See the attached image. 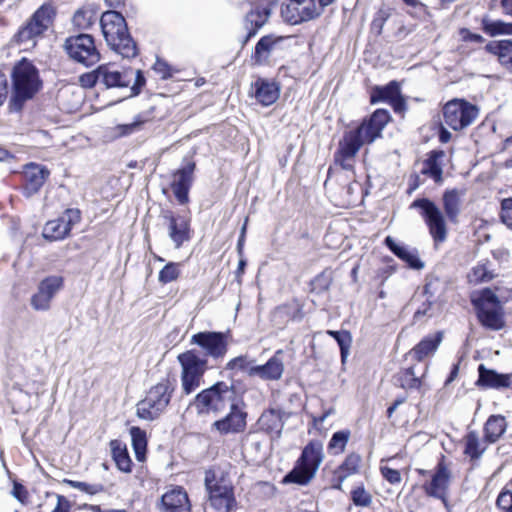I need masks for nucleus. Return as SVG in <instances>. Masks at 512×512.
<instances>
[{
  "label": "nucleus",
  "mask_w": 512,
  "mask_h": 512,
  "mask_svg": "<svg viewBox=\"0 0 512 512\" xmlns=\"http://www.w3.org/2000/svg\"><path fill=\"white\" fill-rule=\"evenodd\" d=\"M100 26L107 45L123 58H134L138 54L136 42L131 37L123 15L115 10L101 15Z\"/></svg>",
  "instance_id": "nucleus-1"
},
{
  "label": "nucleus",
  "mask_w": 512,
  "mask_h": 512,
  "mask_svg": "<svg viewBox=\"0 0 512 512\" xmlns=\"http://www.w3.org/2000/svg\"><path fill=\"white\" fill-rule=\"evenodd\" d=\"M13 88L11 107L15 111L31 99L40 89L41 81L37 68L27 59H22L13 69Z\"/></svg>",
  "instance_id": "nucleus-2"
},
{
  "label": "nucleus",
  "mask_w": 512,
  "mask_h": 512,
  "mask_svg": "<svg viewBox=\"0 0 512 512\" xmlns=\"http://www.w3.org/2000/svg\"><path fill=\"white\" fill-rule=\"evenodd\" d=\"M174 390L175 385L169 379L152 386L146 397L137 403V416L148 421L157 419L169 405Z\"/></svg>",
  "instance_id": "nucleus-3"
},
{
  "label": "nucleus",
  "mask_w": 512,
  "mask_h": 512,
  "mask_svg": "<svg viewBox=\"0 0 512 512\" xmlns=\"http://www.w3.org/2000/svg\"><path fill=\"white\" fill-rule=\"evenodd\" d=\"M236 391L233 385L219 381L202 390L194 398V405L199 414L219 413L235 401Z\"/></svg>",
  "instance_id": "nucleus-4"
},
{
  "label": "nucleus",
  "mask_w": 512,
  "mask_h": 512,
  "mask_svg": "<svg viewBox=\"0 0 512 512\" xmlns=\"http://www.w3.org/2000/svg\"><path fill=\"white\" fill-rule=\"evenodd\" d=\"M322 461V445L309 443L302 451L296 466L284 477V483L307 484L314 476Z\"/></svg>",
  "instance_id": "nucleus-5"
},
{
  "label": "nucleus",
  "mask_w": 512,
  "mask_h": 512,
  "mask_svg": "<svg viewBox=\"0 0 512 512\" xmlns=\"http://www.w3.org/2000/svg\"><path fill=\"white\" fill-rule=\"evenodd\" d=\"M205 486L209 492V502L217 512H231L237 505L233 487L225 479H216L213 471L205 473Z\"/></svg>",
  "instance_id": "nucleus-6"
},
{
  "label": "nucleus",
  "mask_w": 512,
  "mask_h": 512,
  "mask_svg": "<svg viewBox=\"0 0 512 512\" xmlns=\"http://www.w3.org/2000/svg\"><path fill=\"white\" fill-rule=\"evenodd\" d=\"M64 50L70 59L86 67L96 64L101 58L94 38L89 34L68 37L64 43Z\"/></svg>",
  "instance_id": "nucleus-7"
},
{
  "label": "nucleus",
  "mask_w": 512,
  "mask_h": 512,
  "mask_svg": "<svg viewBox=\"0 0 512 512\" xmlns=\"http://www.w3.org/2000/svg\"><path fill=\"white\" fill-rule=\"evenodd\" d=\"M478 114L477 106L464 99H452L443 107L444 123L455 131L470 126L478 117Z\"/></svg>",
  "instance_id": "nucleus-8"
},
{
  "label": "nucleus",
  "mask_w": 512,
  "mask_h": 512,
  "mask_svg": "<svg viewBox=\"0 0 512 512\" xmlns=\"http://www.w3.org/2000/svg\"><path fill=\"white\" fill-rule=\"evenodd\" d=\"M53 8L42 5L28 22L18 31L15 39L19 44L35 45V39L41 36L52 24Z\"/></svg>",
  "instance_id": "nucleus-9"
},
{
  "label": "nucleus",
  "mask_w": 512,
  "mask_h": 512,
  "mask_svg": "<svg viewBox=\"0 0 512 512\" xmlns=\"http://www.w3.org/2000/svg\"><path fill=\"white\" fill-rule=\"evenodd\" d=\"M323 11L318 0H286L281 16L289 24L296 25L318 17Z\"/></svg>",
  "instance_id": "nucleus-10"
},
{
  "label": "nucleus",
  "mask_w": 512,
  "mask_h": 512,
  "mask_svg": "<svg viewBox=\"0 0 512 512\" xmlns=\"http://www.w3.org/2000/svg\"><path fill=\"white\" fill-rule=\"evenodd\" d=\"M389 120L390 114L384 109L376 110L369 119L365 120L354 132V155L362 145L371 143L379 137Z\"/></svg>",
  "instance_id": "nucleus-11"
},
{
  "label": "nucleus",
  "mask_w": 512,
  "mask_h": 512,
  "mask_svg": "<svg viewBox=\"0 0 512 512\" xmlns=\"http://www.w3.org/2000/svg\"><path fill=\"white\" fill-rule=\"evenodd\" d=\"M411 208H420L430 235L435 242H443L447 237V228L443 213L434 202L427 198L416 199Z\"/></svg>",
  "instance_id": "nucleus-12"
},
{
  "label": "nucleus",
  "mask_w": 512,
  "mask_h": 512,
  "mask_svg": "<svg viewBox=\"0 0 512 512\" xmlns=\"http://www.w3.org/2000/svg\"><path fill=\"white\" fill-rule=\"evenodd\" d=\"M371 30L376 35L400 37L405 33L403 16L390 7H381L371 23Z\"/></svg>",
  "instance_id": "nucleus-13"
},
{
  "label": "nucleus",
  "mask_w": 512,
  "mask_h": 512,
  "mask_svg": "<svg viewBox=\"0 0 512 512\" xmlns=\"http://www.w3.org/2000/svg\"><path fill=\"white\" fill-rule=\"evenodd\" d=\"M81 220V213L78 209H66L60 217L48 221L43 228L42 235L50 241H59L66 238L72 227Z\"/></svg>",
  "instance_id": "nucleus-14"
},
{
  "label": "nucleus",
  "mask_w": 512,
  "mask_h": 512,
  "mask_svg": "<svg viewBox=\"0 0 512 512\" xmlns=\"http://www.w3.org/2000/svg\"><path fill=\"white\" fill-rule=\"evenodd\" d=\"M64 279L52 275L40 281L37 291L31 296L30 305L36 311H48L55 295L63 288Z\"/></svg>",
  "instance_id": "nucleus-15"
},
{
  "label": "nucleus",
  "mask_w": 512,
  "mask_h": 512,
  "mask_svg": "<svg viewBox=\"0 0 512 512\" xmlns=\"http://www.w3.org/2000/svg\"><path fill=\"white\" fill-rule=\"evenodd\" d=\"M191 343L205 350L207 356L223 358L228 350L227 337L222 332H199L191 337Z\"/></svg>",
  "instance_id": "nucleus-16"
},
{
  "label": "nucleus",
  "mask_w": 512,
  "mask_h": 512,
  "mask_svg": "<svg viewBox=\"0 0 512 512\" xmlns=\"http://www.w3.org/2000/svg\"><path fill=\"white\" fill-rule=\"evenodd\" d=\"M195 168V162L188 160L173 173L171 189L181 205L189 201V191L194 181Z\"/></svg>",
  "instance_id": "nucleus-17"
},
{
  "label": "nucleus",
  "mask_w": 512,
  "mask_h": 512,
  "mask_svg": "<svg viewBox=\"0 0 512 512\" xmlns=\"http://www.w3.org/2000/svg\"><path fill=\"white\" fill-rule=\"evenodd\" d=\"M273 3L270 0H260L251 6L245 17V29L247 35L244 44L250 38L255 36L260 28H262L271 16Z\"/></svg>",
  "instance_id": "nucleus-18"
},
{
  "label": "nucleus",
  "mask_w": 512,
  "mask_h": 512,
  "mask_svg": "<svg viewBox=\"0 0 512 512\" xmlns=\"http://www.w3.org/2000/svg\"><path fill=\"white\" fill-rule=\"evenodd\" d=\"M163 218L167 223L168 236L176 249L191 239L190 220L187 217L166 211Z\"/></svg>",
  "instance_id": "nucleus-19"
},
{
  "label": "nucleus",
  "mask_w": 512,
  "mask_h": 512,
  "mask_svg": "<svg viewBox=\"0 0 512 512\" xmlns=\"http://www.w3.org/2000/svg\"><path fill=\"white\" fill-rule=\"evenodd\" d=\"M372 103L387 102L398 114H403L406 110V102L400 92V85L396 81H391L385 86H377L371 92Z\"/></svg>",
  "instance_id": "nucleus-20"
},
{
  "label": "nucleus",
  "mask_w": 512,
  "mask_h": 512,
  "mask_svg": "<svg viewBox=\"0 0 512 512\" xmlns=\"http://www.w3.org/2000/svg\"><path fill=\"white\" fill-rule=\"evenodd\" d=\"M100 85L109 88L128 87L132 83L133 70L120 71L114 64L107 63L98 66Z\"/></svg>",
  "instance_id": "nucleus-21"
},
{
  "label": "nucleus",
  "mask_w": 512,
  "mask_h": 512,
  "mask_svg": "<svg viewBox=\"0 0 512 512\" xmlns=\"http://www.w3.org/2000/svg\"><path fill=\"white\" fill-rule=\"evenodd\" d=\"M247 413L240 408L239 403L233 401L230 404V412L224 418L214 422L213 426L221 434L239 433L246 428Z\"/></svg>",
  "instance_id": "nucleus-22"
},
{
  "label": "nucleus",
  "mask_w": 512,
  "mask_h": 512,
  "mask_svg": "<svg viewBox=\"0 0 512 512\" xmlns=\"http://www.w3.org/2000/svg\"><path fill=\"white\" fill-rule=\"evenodd\" d=\"M24 194L27 197L37 193L50 175L49 170L41 165L30 163L24 167Z\"/></svg>",
  "instance_id": "nucleus-23"
},
{
  "label": "nucleus",
  "mask_w": 512,
  "mask_h": 512,
  "mask_svg": "<svg viewBox=\"0 0 512 512\" xmlns=\"http://www.w3.org/2000/svg\"><path fill=\"white\" fill-rule=\"evenodd\" d=\"M190 510L188 495L183 487L175 486L161 497V512H187Z\"/></svg>",
  "instance_id": "nucleus-24"
},
{
  "label": "nucleus",
  "mask_w": 512,
  "mask_h": 512,
  "mask_svg": "<svg viewBox=\"0 0 512 512\" xmlns=\"http://www.w3.org/2000/svg\"><path fill=\"white\" fill-rule=\"evenodd\" d=\"M450 482V471L443 461L439 462L429 483L423 486L427 495L444 499Z\"/></svg>",
  "instance_id": "nucleus-25"
},
{
  "label": "nucleus",
  "mask_w": 512,
  "mask_h": 512,
  "mask_svg": "<svg viewBox=\"0 0 512 512\" xmlns=\"http://www.w3.org/2000/svg\"><path fill=\"white\" fill-rule=\"evenodd\" d=\"M442 339V332H436L433 335L426 336L406 354V358L421 362L433 356L440 346Z\"/></svg>",
  "instance_id": "nucleus-26"
},
{
  "label": "nucleus",
  "mask_w": 512,
  "mask_h": 512,
  "mask_svg": "<svg viewBox=\"0 0 512 512\" xmlns=\"http://www.w3.org/2000/svg\"><path fill=\"white\" fill-rule=\"evenodd\" d=\"M282 351L279 350L264 365L251 366L248 376H258L263 380H279L284 372V364L278 357Z\"/></svg>",
  "instance_id": "nucleus-27"
},
{
  "label": "nucleus",
  "mask_w": 512,
  "mask_h": 512,
  "mask_svg": "<svg viewBox=\"0 0 512 512\" xmlns=\"http://www.w3.org/2000/svg\"><path fill=\"white\" fill-rule=\"evenodd\" d=\"M427 370V364L404 368L396 376L397 383L406 390H419L423 386Z\"/></svg>",
  "instance_id": "nucleus-28"
},
{
  "label": "nucleus",
  "mask_w": 512,
  "mask_h": 512,
  "mask_svg": "<svg viewBox=\"0 0 512 512\" xmlns=\"http://www.w3.org/2000/svg\"><path fill=\"white\" fill-rule=\"evenodd\" d=\"M290 37L266 35L255 46L253 59L257 64L267 63L271 54L280 49L282 43Z\"/></svg>",
  "instance_id": "nucleus-29"
},
{
  "label": "nucleus",
  "mask_w": 512,
  "mask_h": 512,
  "mask_svg": "<svg viewBox=\"0 0 512 512\" xmlns=\"http://www.w3.org/2000/svg\"><path fill=\"white\" fill-rule=\"evenodd\" d=\"M258 426L272 438H280L284 427L283 412L273 408L265 410L258 419Z\"/></svg>",
  "instance_id": "nucleus-30"
},
{
  "label": "nucleus",
  "mask_w": 512,
  "mask_h": 512,
  "mask_svg": "<svg viewBox=\"0 0 512 512\" xmlns=\"http://www.w3.org/2000/svg\"><path fill=\"white\" fill-rule=\"evenodd\" d=\"M178 362L181 366V372L204 376L207 369V359L201 356L194 349L188 350L178 355Z\"/></svg>",
  "instance_id": "nucleus-31"
},
{
  "label": "nucleus",
  "mask_w": 512,
  "mask_h": 512,
  "mask_svg": "<svg viewBox=\"0 0 512 512\" xmlns=\"http://www.w3.org/2000/svg\"><path fill=\"white\" fill-rule=\"evenodd\" d=\"M254 97L263 106H269L279 98V87L275 82L258 78L253 84Z\"/></svg>",
  "instance_id": "nucleus-32"
},
{
  "label": "nucleus",
  "mask_w": 512,
  "mask_h": 512,
  "mask_svg": "<svg viewBox=\"0 0 512 512\" xmlns=\"http://www.w3.org/2000/svg\"><path fill=\"white\" fill-rule=\"evenodd\" d=\"M385 244L397 257L406 262L411 268H423L424 264L420 261L416 249L397 243L391 236L385 238Z\"/></svg>",
  "instance_id": "nucleus-33"
},
{
  "label": "nucleus",
  "mask_w": 512,
  "mask_h": 512,
  "mask_svg": "<svg viewBox=\"0 0 512 512\" xmlns=\"http://www.w3.org/2000/svg\"><path fill=\"white\" fill-rule=\"evenodd\" d=\"M478 383L489 388H507L511 386V377L507 374H499L494 370L486 369L484 365L478 368Z\"/></svg>",
  "instance_id": "nucleus-34"
},
{
  "label": "nucleus",
  "mask_w": 512,
  "mask_h": 512,
  "mask_svg": "<svg viewBox=\"0 0 512 512\" xmlns=\"http://www.w3.org/2000/svg\"><path fill=\"white\" fill-rule=\"evenodd\" d=\"M463 192L458 189L447 190L443 194V207L447 218L452 222L458 221L461 211V197Z\"/></svg>",
  "instance_id": "nucleus-35"
},
{
  "label": "nucleus",
  "mask_w": 512,
  "mask_h": 512,
  "mask_svg": "<svg viewBox=\"0 0 512 512\" xmlns=\"http://www.w3.org/2000/svg\"><path fill=\"white\" fill-rule=\"evenodd\" d=\"M445 157V152L442 150L432 151L429 157L423 162L421 173L427 175L435 180V182L442 181V160Z\"/></svg>",
  "instance_id": "nucleus-36"
},
{
  "label": "nucleus",
  "mask_w": 512,
  "mask_h": 512,
  "mask_svg": "<svg viewBox=\"0 0 512 512\" xmlns=\"http://www.w3.org/2000/svg\"><path fill=\"white\" fill-rule=\"evenodd\" d=\"M478 317L480 322L489 329L500 330L504 326L501 306L478 309Z\"/></svg>",
  "instance_id": "nucleus-37"
},
{
  "label": "nucleus",
  "mask_w": 512,
  "mask_h": 512,
  "mask_svg": "<svg viewBox=\"0 0 512 512\" xmlns=\"http://www.w3.org/2000/svg\"><path fill=\"white\" fill-rule=\"evenodd\" d=\"M486 50L497 55L500 63L512 71V40H501L490 42Z\"/></svg>",
  "instance_id": "nucleus-38"
},
{
  "label": "nucleus",
  "mask_w": 512,
  "mask_h": 512,
  "mask_svg": "<svg viewBox=\"0 0 512 512\" xmlns=\"http://www.w3.org/2000/svg\"><path fill=\"white\" fill-rule=\"evenodd\" d=\"M335 163L345 170L352 169V131H346L343 141L339 143V149L335 153Z\"/></svg>",
  "instance_id": "nucleus-39"
},
{
  "label": "nucleus",
  "mask_w": 512,
  "mask_h": 512,
  "mask_svg": "<svg viewBox=\"0 0 512 512\" xmlns=\"http://www.w3.org/2000/svg\"><path fill=\"white\" fill-rule=\"evenodd\" d=\"M507 427L505 418L493 415L488 418L484 426L485 440L489 443L496 442L505 432Z\"/></svg>",
  "instance_id": "nucleus-40"
},
{
  "label": "nucleus",
  "mask_w": 512,
  "mask_h": 512,
  "mask_svg": "<svg viewBox=\"0 0 512 512\" xmlns=\"http://www.w3.org/2000/svg\"><path fill=\"white\" fill-rule=\"evenodd\" d=\"M482 30L490 37L500 35H512V23H507L499 19H493L484 16L481 20Z\"/></svg>",
  "instance_id": "nucleus-41"
},
{
  "label": "nucleus",
  "mask_w": 512,
  "mask_h": 512,
  "mask_svg": "<svg viewBox=\"0 0 512 512\" xmlns=\"http://www.w3.org/2000/svg\"><path fill=\"white\" fill-rule=\"evenodd\" d=\"M110 447H111L112 457H113L118 469L125 473L130 472L132 461L129 457L126 447L122 446L121 443L117 440L111 441Z\"/></svg>",
  "instance_id": "nucleus-42"
},
{
  "label": "nucleus",
  "mask_w": 512,
  "mask_h": 512,
  "mask_svg": "<svg viewBox=\"0 0 512 512\" xmlns=\"http://www.w3.org/2000/svg\"><path fill=\"white\" fill-rule=\"evenodd\" d=\"M98 15L92 8H81L77 10L73 16V24L81 30H86L96 23Z\"/></svg>",
  "instance_id": "nucleus-43"
},
{
  "label": "nucleus",
  "mask_w": 512,
  "mask_h": 512,
  "mask_svg": "<svg viewBox=\"0 0 512 512\" xmlns=\"http://www.w3.org/2000/svg\"><path fill=\"white\" fill-rule=\"evenodd\" d=\"M130 435L136 458L137 460L142 461L147 447L146 432L141 428L134 426L130 429Z\"/></svg>",
  "instance_id": "nucleus-44"
},
{
  "label": "nucleus",
  "mask_w": 512,
  "mask_h": 512,
  "mask_svg": "<svg viewBox=\"0 0 512 512\" xmlns=\"http://www.w3.org/2000/svg\"><path fill=\"white\" fill-rule=\"evenodd\" d=\"M486 450V445L479 439L476 432H469L465 437V454L471 458H479Z\"/></svg>",
  "instance_id": "nucleus-45"
},
{
  "label": "nucleus",
  "mask_w": 512,
  "mask_h": 512,
  "mask_svg": "<svg viewBox=\"0 0 512 512\" xmlns=\"http://www.w3.org/2000/svg\"><path fill=\"white\" fill-rule=\"evenodd\" d=\"M351 433L349 430H341L338 432H335L332 435V438L330 439V442L328 444V452L333 455L341 454L349 439H350Z\"/></svg>",
  "instance_id": "nucleus-46"
},
{
  "label": "nucleus",
  "mask_w": 512,
  "mask_h": 512,
  "mask_svg": "<svg viewBox=\"0 0 512 512\" xmlns=\"http://www.w3.org/2000/svg\"><path fill=\"white\" fill-rule=\"evenodd\" d=\"M492 271L488 269L486 264H477L468 274V280L471 284H479L492 280L494 278Z\"/></svg>",
  "instance_id": "nucleus-47"
},
{
  "label": "nucleus",
  "mask_w": 512,
  "mask_h": 512,
  "mask_svg": "<svg viewBox=\"0 0 512 512\" xmlns=\"http://www.w3.org/2000/svg\"><path fill=\"white\" fill-rule=\"evenodd\" d=\"M203 381V376L181 372L182 393L190 395L195 392Z\"/></svg>",
  "instance_id": "nucleus-48"
},
{
  "label": "nucleus",
  "mask_w": 512,
  "mask_h": 512,
  "mask_svg": "<svg viewBox=\"0 0 512 512\" xmlns=\"http://www.w3.org/2000/svg\"><path fill=\"white\" fill-rule=\"evenodd\" d=\"M328 333L337 341L341 351L342 362L345 363L349 356L351 342L350 333L348 331H328Z\"/></svg>",
  "instance_id": "nucleus-49"
},
{
  "label": "nucleus",
  "mask_w": 512,
  "mask_h": 512,
  "mask_svg": "<svg viewBox=\"0 0 512 512\" xmlns=\"http://www.w3.org/2000/svg\"><path fill=\"white\" fill-rule=\"evenodd\" d=\"M180 275V263L169 262L159 272L158 280L162 284L175 281Z\"/></svg>",
  "instance_id": "nucleus-50"
},
{
  "label": "nucleus",
  "mask_w": 512,
  "mask_h": 512,
  "mask_svg": "<svg viewBox=\"0 0 512 512\" xmlns=\"http://www.w3.org/2000/svg\"><path fill=\"white\" fill-rule=\"evenodd\" d=\"M473 302L478 309L500 306L497 295L490 289H484L478 298L473 299Z\"/></svg>",
  "instance_id": "nucleus-51"
},
{
  "label": "nucleus",
  "mask_w": 512,
  "mask_h": 512,
  "mask_svg": "<svg viewBox=\"0 0 512 512\" xmlns=\"http://www.w3.org/2000/svg\"><path fill=\"white\" fill-rule=\"evenodd\" d=\"M63 482L69 485L70 487L78 489L89 495H96L104 491V486L102 484H89L86 482L75 481L70 479H64Z\"/></svg>",
  "instance_id": "nucleus-52"
},
{
  "label": "nucleus",
  "mask_w": 512,
  "mask_h": 512,
  "mask_svg": "<svg viewBox=\"0 0 512 512\" xmlns=\"http://www.w3.org/2000/svg\"><path fill=\"white\" fill-rule=\"evenodd\" d=\"M373 496L369 490L363 486L354 488V505L369 507L372 504Z\"/></svg>",
  "instance_id": "nucleus-53"
},
{
  "label": "nucleus",
  "mask_w": 512,
  "mask_h": 512,
  "mask_svg": "<svg viewBox=\"0 0 512 512\" xmlns=\"http://www.w3.org/2000/svg\"><path fill=\"white\" fill-rule=\"evenodd\" d=\"M255 361L254 360H250L248 358V356L246 355H241V356H238V357H235L233 359H231L227 364H226V370H235V369H238V370H241V371H245L248 373V370L251 366H254L253 363Z\"/></svg>",
  "instance_id": "nucleus-54"
},
{
  "label": "nucleus",
  "mask_w": 512,
  "mask_h": 512,
  "mask_svg": "<svg viewBox=\"0 0 512 512\" xmlns=\"http://www.w3.org/2000/svg\"><path fill=\"white\" fill-rule=\"evenodd\" d=\"M351 456H348L342 466L335 472L334 487L342 489V483L350 476L352 467L350 466Z\"/></svg>",
  "instance_id": "nucleus-55"
},
{
  "label": "nucleus",
  "mask_w": 512,
  "mask_h": 512,
  "mask_svg": "<svg viewBox=\"0 0 512 512\" xmlns=\"http://www.w3.org/2000/svg\"><path fill=\"white\" fill-rule=\"evenodd\" d=\"M331 284L330 276L322 273L311 281V292L320 294L326 292Z\"/></svg>",
  "instance_id": "nucleus-56"
},
{
  "label": "nucleus",
  "mask_w": 512,
  "mask_h": 512,
  "mask_svg": "<svg viewBox=\"0 0 512 512\" xmlns=\"http://www.w3.org/2000/svg\"><path fill=\"white\" fill-rule=\"evenodd\" d=\"M79 83L83 88H92L95 85H100L98 67L91 72L80 75Z\"/></svg>",
  "instance_id": "nucleus-57"
},
{
  "label": "nucleus",
  "mask_w": 512,
  "mask_h": 512,
  "mask_svg": "<svg viewBox=\"0 0 512 512\" xmlns=\"http://www.w3.org/2000/svg\"><path fill=\"white\" fill-rule=\"evenodd\" d=\"M501 219L505 225L512 229V198L502 200Z\"/></svg>",
  "instance_id": "nucleus-58"
},
{
  "label": "nucleus",
  "mask_w": 512,
  "mask_h": 512,
  "mask_svg": "<svg viewBox=\"0 0 512 512\" xmlns=\"http://www.w3.org/2000/svg\"><path fill=\"white\" fill-rule=\"evenodd\" d=\"M499 508L504 512H512V492L509 490H503L496 501Z\"/></svg>",
  "instance_id": "nucleus-59"
},
{
  "label": "nucleus",
  "mask_w": 512,
  "mask_h": 512,
  "mask_svg": "<svg viewBox=\"0 0 512 512\" xmlns=\"http://www.w3.org/2000/svg\"><path fill=\"white\" fill-rule=\"evenodd\" d=\"M381 475L390 484H399L401 482V474L398 470L390 468L388 466L380 467Z\"/></svg>",
  "instance_id": "nucleus-60"
},
{
  "label": "nucleus",
  "mask_w": 512,
  "mask_h": 512,
  "mask_svg": "<svg viewBox=\"0 0 512 512\" xmlns=\"http://www.w3.org/2000/svg\"><path fill=\"white\" fill-rule=\"evenodd\" d=\"M133 85L131 86V96L138 95L146 83V79L141 70L133 71Z\"/></svg>",
  "instance_id": "nucleus-61"
},
{
  "label": "nucleus",
  "mask_w": 512,
  "mask_h": 512,
  "mask_svg": "<svg viewBox=\"0 0 512 512\" xmlns=\"http://www.w3.org/2000/svg\"><path fill=\"white\" fill-rule=\"evenodd\" d=\"M153 70L162 78L168 79L172 76L171 67L163 60L157 59L153 65Z\"/></svg>",
  "instance_id": "nucleus-62"
},
{
  "label": "nucleus",
  "mask_w": 512,
  "mask_h": 512,
  "mask_svg": "<svg viewBox=\"0 0 512 512\" xmlns=\"http://www.w3.org/2000/svg\"><path fill=\"white\" fill-rule=\"evenodd\" d=\"M460 36L463 41H471L476 43L484 42V38L480 34L472 33L468 29H461Z\"/></svg>",
  "instance_id": "nucleus-63"
},
{
  "label": "nucleus",
  "mask_w": 512,
  "mask_h": 512,
  "mask_svg": "<svg viewBox=\"0 0 512 512\" xmlns=\"http://www.w3.org/2000/svg\"><path fill=\"white\" fill-rule=\"evenodd\" d=\"M70 503L62 495L57 496V505L52 512H69Z\"/></svg>",
  "instance_id": "nucleus-64"
}]
</instances>
